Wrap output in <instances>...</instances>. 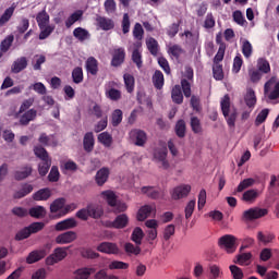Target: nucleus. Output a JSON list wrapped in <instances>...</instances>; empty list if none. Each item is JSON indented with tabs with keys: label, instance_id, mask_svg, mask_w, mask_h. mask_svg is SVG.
<instances>
[{
	"label": "nucleus",
	"instance_id": "49530a36",
	"mask_svg": "<svg viewBox=\"0 0 279 279\" xmlns=\"http://www.w3.org/2000/svg\"><path fill=\"white\" fill-rule=\"evenodd\" d=\"M242 53L244 58H246V60L252 58V53H254V47L252 46V43H250V40L247 39H244L242 41Z\"/></svg>",
	"mask_w": 279,
	"mask_h": 279
},
{
	"label": "nucleus",
	"instance_id": "4468645a",
	"mask_svg": "<svg viewBox=\"0 0 279 279\" xmlns=\"http://www.w3.org/2000/svg\"><path fill=\"white\" fill-rule=\"evenodd\" d=\"M96 22L98 27H100V29L104 32H110V29L114 27V21L110 17L97 16Z\"/></svg>",
	"mask_w": 279,
	"mask_h": 279
},
{
	"label": "nucleus",
	"instance_id": "39448f33",
	"mask_svg": "<svg viewBox=\"0 0 279 279\" xmlns=\"http://www.w3.org/2000/svg\"><path fill=\"white\" fill-rule=\"evenodd\" d=\"M66 250H69V247L54 248L53 253L46 258V265L51 266L56 265V263L64 260V258L68 256Z\"/></svg>",
	"mask_w": 279,
	"mask_h": 279
},
{
	"label": "nucleus",
	"instance_id": "052dcab7",
	"mask_svg": "<svg viewBox=\"0 0 279 279\" xmlns=\"http://www.w3.org/2000/svg\"><path fill=\"white\" fill-rule=\"evenodd\" d=\"M213 75L214 78L217 82H221V80H223L225 75H223V65L221 64H214L213 66Z\"/></svg>",
	"mask_w": 279,
	"mask_h": 279
},
{
	"label": "nucleus",
	"instance_id": "a211bd4d",
	"mask_svg": "<svg viewBox=\"0 0 279 279\" xmlns=\"http://www.w3.org/2000/svg\"><path fill=\"white\" fill-rule=\"evenodd\" d=\"M85 69L89 75H97L99 73V61L95 57H89L85 62Z\"/></svg>",
	"mask_w": 279,
	"mask_h": 279
},
{
	"label": "nucleus",
	"instance_id": "4c0bfd02",
	"mask_svg": "<svg viewBox=\"0 0 279 279\" xmlns=\"http://www.w3.org/2000/svg\"><path fill=\"white\" fill-rule=\"evenodd\" d=\"M145 233L143 232V229H141V227H136L131 234V241L136 245H141Z\"/></svg>",
	"mask_w": 279,
	"mask_h": 279
},
{
	"label": "nucleus",
	"instance_id": "4d7b16f0",
	"mask_svg": "<svg viewBox=\"0 0 279 279\" xmlns=\"http://www.w3.org/2000/svg\"><path fill=\"white\" fill-rule=\"evenodd\" d=\"M132 61L136 64L137 69L143 68V54L138 48H135L132 52Z\"/></svg>",
	"mask_w": 279,
	"mask_h": 279
},
{
	"label": "nucleus",
	"instance_id": "a878e982",
	"mask_svg": "<svg viewBox=\"0 0 279 279\" xmlns=\"http://www.w3.org/2000/svg\"><path fill=\"white\" fill-rule=\"evenodd\" d=\"M34 191V185L25 183L22 185V189L14 193V199H23V197H27L29 193Z\"/></svg>",
	"mask_w": 279,
	"mask_h": 279
},
{
	"label": "nucleus",
	"instance_id": "473e14b6",
	"mask_svg": "<svg viewBox=\"0 0 279 279\" xmlns=\"http://www.w3.org/2000/svg\"><path fill=\"white\" fill-rule=\"evenodd\" d=\"M36 21L39 29H45L49 25V13L47 11H41L37 14Z\"/></svg>",
	"mask_w": 279,
	"mask_h": 279
},
{
	"label": "nucleus",
	"instance_id": "b1692460",
	"mask_svg": "<svg viewBox=\"0 0 279 279\" xmlns=\"http://www.w3.org/2000/svg\"><path fill=\"white\" fill-rule=\"evenodd\" d=\"M87 210L92 219H101L104 217V208L99 205L89 204L87 205Z\"/></svg>",
	"mask_w": 279,
	"mask_h": 279
},
{
	"label": "nucleus",
	"instance_id": "20e7f679",
	"mask_svg": "<svg viewBox=\"0 0 279 279\" xmlns=\"http://www.w3.org/2000/svg\"><path fill=\"white\" fill-rule=\"evenodd\" d=\"M129 136L136 147H145L147 144V133L141 129L131 130Z\"/></svg>",
	"mask_w": 279,
	"mask_h": 279
},
{
	"label": "nucleus",
	"instance_id": "f3484780",
	"mask_svg": "<svg viewBox=\"0 0 279 279\" xmlns=\"http://www.w3.org/2000/svg\"><path fill=\"white\" fill-rule=\"evenodd\" d=\"M32 171H34L32 166L26 165L22 167L21 170H16L14 172V180H16L17 182H21L22 180H27V178L32 175Z\"/></svg>",
	"mask_w": 279,
	"mask_h": 279
},
{
	"label": "nucleus",
	"instance_id": "864d4df0",
	"mask_svg": "<svg viewBox=\"0 0 279 279\" xmlns=\"http://www.w3.org/2000/svg\"><path fill=\"white\" fill-rule=\"evenodd\" d=\"M169 56H172V58H175V60H180V57L184 53V50L182 49V46L180 45H173L168 49Z\"/></svg>",
	"mask_w": 279,
	"mask_h": 279
},
{
	"label": "nucleus",
	"instance_id": "0eeeda50",
	"mask_svg": "<svg viewBox=\"0 0 279 279\" xmlns=\"http://www.w3.org/2000/svg\"><path fill=\"white\" fill-rule=\"evenodd\" d=\"M128 223H130V218L125 214L118 215L116 219L109 222L108 228H114L116 230H123V228H128Z\"/></svg>",
	"mask_w": 279,
	"mask_h": 279
},
{
	"label": "nucleus",
	"instance_id": "0e129e2a",
	"mask_svg": "<svg viewBox=\"0 0 279 279\" xmlns=\"http://www.w3.org/2000/svg\"><path fill=\"white\" fill-rule=\"evenodd\" d=\"M144 35L145 31L143 29V25H141V23H136L133 28V37L135 40H143Z\"/></svg>",
	"mask_w": 279,
	"mask_h": 279
},
{
	"label": "nucleus",
	"instance_id": "ea45409f",
	"mask_svg": "<svg viewBox=\"0 0 279 279\" xmlns=\"http://www.w3.org/2000/svg\"><path fill=\"white\" fill-rule=\"evenodd\" d=\"M80 254L82 258H87L89 260H95V258H99V253L93 251V248L90 247L81 248Z\"/></svg>",
	"mask_w": 279,
	"mask_h": 279
},
{
	"label": "nucleus",
	"instance_id": "aec40b11",
	"mask_svg": "<svg viewBox=\"0 0 279 279\" xmlns=\"http://www.w3.org/2000/svg\"><path fill=\"white\" fill-rule=\"evenodd\" d=\"M108 178H110V169L108 168H101L100 170L97 171L95 181L98 186H104L106 182H108Z\"/></svg>",
	"mask_w": 279,
	"mask_h": 279
},
{
	"label": "nucleus",
	"instance_id": "6ab92c4d",
	"mask_svg": "<svg viewBox=\"0 0 279 279\" xmlns=\"http://www.w3.org/2000/svg\"><path fill=\"white\" fill-rule=\"evenodd\" d=\"M83 148L87 154L95 149V135L93 132H87L83 138Z\"/></svg>",
	"mask_w": 279,
	"mask_h": 279
},
{
	"label": "nucleus",
	"instance_id": "c85d7f7f",
	"mask_svg": "<svg viewBox=\"0 0 279 279\" xmlns=\"http://www.w3.org/2000/svg\"><path fill=\"white\" fill-rule=\"evenodd\" d=\"M257 71L264 75L271 73V65L269 64V61L265 58L257 59Z\"/></svg>",
	"mask_w": 279,
	"mask_h": 279
},
{
	"label": "nucleus",
	"instance_id": "1a4fd4ad",
	"mask_svg": "<svg viewBox=\"0 0 279 279\" xmlns=\"http://www.w3.org/2000/svg\"><path fill=\"white\" fill-rule=\"evenodd\" d=\"M141 191L143 195H147L150 199H162L165 197V192L155 186H143Z\"/></svg>",
	"mask_w": 279,
	"mask_h": 279
},
{
	"label": "nucleus",
	"instance_id": "603ef678",
	"mask_svg": "<svg viewBox=\"0 0 279 279\" xmlns=\"http://www.w3.org/2000/svg\"><path fill=\"white\" fill-rule=\"evenodd\" d=\"M34 154L37 158H39V160H49V153L47 151V149H45V147L38 145L34 147Z\"/></svg>",
	"mask_w": 279,
	"mask_h": 279
},
{
	"label": "nucleus",
	"instance_id": "338daca9",
	"mask_svg": "<svg viewBox=\"0 0 279 279\" xmlns=\"http://www.w3.org/2000/svg\"><path fill=\"white\" fill-rule=\"evenodd\" d=\"M130 264L125 262H119V260H113L109 264V269L114 270V269H129Z\"/></svg>",
	"mask_w": 279,
	"mask_h": 279
},
{
	"label": "nucleus",
	"instance_id": "f704fd0d",
	"mask_svg": "<svg viewBox=\"0 0 279 279\" xmlns=\"http://www.w3.org/2000/svg\"><path fill=\"white\" fill-rule=\"evenodd\" d=\"M82 16H84V11L82 10L75 11L65 21V27H68L69 29L72 25H75V23H77V21H80Z\"/></svg>",
	"mask_w": 279,
	"mask_h": 279
},
{
	"label": "nucleus",
	"instance_id": "774afa93",
	"mask_svg": "<svg viewBox=\"0 0 279 279\" xmlns=\"http://www.w3.org/2000/svg\"><path fill=\"white\" fill-rule=\"evenodd\" d=\"M181 88L184 97L189 99V97H191V82H189L186 78L181 80Z\"/></svg>",
	"mask_w": 279,
	"mask_h": 279
},
{
	"label": "nucleus",
	"instance_id": "f257e3e1",
	"mask_svg": "<svg viewBox=\"0 0 279 279\" xmlns=\"http://www.w3.org/2000/svg\"><path fill=\"white\" fill-rule=\"evenodd\" d=\"M267 215H269V209L253 207L243 211L242 221H256V219H263V217H267Z\"/></svg>",
	"mask_w": 279,
	"mask_h": 279
},
{
	"label": "nucleus",
	"instance_id": "c9c22d12",
	"mask_svg": "<svg viewBox=\"0 0 279 279\" xmlns=\"http://www.w3.org/2000/svg\"><path fill=\"white\" fill-rule=\"evenodd\" d=\"M28 215L35 219H43L47 215V209L43 206H35L29 209Z\"/></svg>",
	"mask_w": 279,
	"mask_h": 279
},
{
	"label": "nucleus",
	"instance_id": "f8f14e48",
	"mask_svg": "<svg viewBox=\"0 0 279 279\" xmlns=\"http://www.w3.org/2000/svg\"><path fill=\"white\" fill-rule=\"evenodd\" d=\"M73 228H77V221L75 220V218H68L58 222L54 227V230L57 232H62L64 230H71Z\"/></svg>",
	"mask_w": 279,
	"mask_h": 279
},
{
	"label": "nucleus",
	"instance_id": "9b49d317",
	"mask_svg": "<svg viewBox=\"0 0 279 279\" xmlns=\"http://www.w3.org/2000/svg\"><path fill=\"white\" fill-rule=\"evenodd\" d=\"M189 193H191V185H179L172 190L171 197L172 199H182L187 197Z\"/></svg>",
	"mask_w": 279,
	"mask_h": 279
},
{
	"label": "nucleus",
	"instance_id": "5701e85b",
	"mask_svg": "<svg viewBox=\"0 0 279 279\" xmlns=\"http://www.w3.org/2000/svg\"><path fill=\"white\" fill-rule=\"evenodd\" d=\"M51 197V190L49 187L40 189L33 194V199L35 202H47Z\"/></svg>",
	"mask_w": 279,
	"mask_h": 279
},
{
	"label": "nucleus",
	"instance_id": "58836bf2",
	"mask_svg": "<svg viewBox=\"0 0 279 279\" xmlns=\"http://www.w3.org/2000/svg\"><path fill=\"white\" fill-rule=\"evenodd\" d=\"M244 101L248 108H254V106H256V92L248 88L246 90V95L244 96Z\"/></svg>",
	"mask_w": 279,
	"mask_h": 279
},
{
	"label": "nucleus",
	"instance_id": "79ce46f5",
	"mask_svg": "<svg viewBox=\"0 0 279 279\" xmlns=\"http://www.w3.org/2000/svg\"><path fill=\"white\" fill-rule=\"evenodd\" d=\"M49 169H51V159L41 160L38 165V173L41 178H45L47 173H49Z\"/></svg>",
	"mask_w": 279,
	"mask_h": 279
},
{
	"label": "nucleus",
	"instance_id": "680f3d73",
	"mask_svg": "<svg viewBox=\"0 0 279 279\" xmlns=\"http://www.w3.org/2000/svg\"><path fill=\"white\" fill-rule=\"evenodd\" d=\"M106 97H107V99H110L111 101H119V99H121V90L116 89V88L107 89Z\"/></svg>",
	"mask_w": 279,
	"mask_h": 279
},
{
	"label": "nucleus",
	"instance_id": "a18cd8bd",
	"mask_svg": "<svg viewBox=\"0 0 279 279\" xmlns=\"http://www.w3.org/2000/svg\"><path fill=\"white\" fill-rule=\"evenodd\" d=\"M72 80L74 84H82L84 82V70L81 66L73 69Z\"/></svg>",
	"mask_w": 279,
	"mask_h": 279
},
{
	"label": "nucleus",
	"instance_id": "7c9ffc66",
	"mask_svg": "<svg viewBox=\"0 0 279 279\" xmlns=\"http://www.w3.org/2000/svg\"><path fill=\"white\" fill-rule=\"evenodd\" d=\"M153 84L157 90L162 89V86H165V74L160 72V70H156L153 75Z\"/></svg>",
	"mask_w": 279,
	"mask_h": 279
},
{
	"label": "nucleus",
	"instance_id": "de8ad7c7",
	"mask_svg": "<svg viewBox=\"0 0 279 279\" xmlns=\"http://www.w3.org/2000/svg\"><path fill=\"white\" fill-rule=\"evenodd\" d=\"M66 204V198L60 197L54 199L50 205V213H58V210H62Z\"/></svg>",
	"mask_w": 279,
	"mask_h": 279
},
{
	"label": "nucleus",
	"instance_id": "5fc2aeb1",
	"mask_svg": "<svg viewBox=\"0 0 279 279\" xmlns=\"http://www.w3.org/2000/svg\"><path fill=\"white\" fill-rule=\"evenodd\" d=\"M98 141L105 147H110L112 145V135H110L108 132H102L98 135Z\"/></svg>",
	"mask_w": 279,
	"mask_h": 279
},
{
	"label": "nucleus",
	"instance_id": "72a5a7b5",
	"mask_svg": "<svg viewBox=\"0 0 279 279\" xmlns=\"http://www.w3.org/2000/svg\"><path fill=\"white\" fill-rule=\"evenodd\" d=\"M256 181L253 178L244 179L240 182L238 187L234 190L233 195H236V193H243L246 189H250V186H254V183Z\"/></svg>",
	"mask_w": 279,
	"mask_h": 279
},
{
	"label": "nucleus",
	"instance_id": "13d9d810",
	"mask_svg": "<svg viewBox=\"0 0 279 279\" xmlns=\"http://www.w3.org/2000/svg\"><path fill=\"white\" fill-rule=\"evenodd\" d=\"M124 85L128 93H134V76L132 74L123 75Z\"/></svg>",
	"mask_w": 279,
	"mask_h": 279
},
{
	"label": "nucleus",
	"instance_id": "2eb2a0df",
	"mask_svg": "<svg viewBox=\"0 0 279 279\" xmlns=\"http://www.w3.org/2000/svg\"><path fill=\"white\" fill-rule=\"evenodd\" d=\"M125 62V49L118 48L113 51L111 66H121Z\"/></svg>",
	"mask_w": 279,
	"mask_h": 279
},
{
	"label": "nucleus",
	"instance_id": "09e8293b",
	"mask_svg": "<svg viewBox=\"0 0 279 279\" xmlns=\"http://www.w3.org/2000/svg\"><path fill=\"white\" fill-rule=\"evenodd\" d=\"M12 43H14V35L7 36L0 44V51L2 53H8L10 47H12Z\"/></svg>",
	"mask_w": 279,
	"mask_h": 279
},
{
	"label": "nucleus",
	"instance_id": "cd10ccee",
	"mask_svg": "<svg viewBox=\"0 0 279 279\" xmlns=\"http://www.w3.org/2000/svg\"><path fill=\"white\" fill-rule=\"evenodd\" d=\"M154 213V206L151 205H144L140 208L137 213V221H145L147 217H149Z\"/></svg>",
	"mask_w": 279,
	"mask_h": 279
},
{
	"label": "nucleus",
	"instance_id": "c03bdc74",
	"mask_svg": "<svg viewBox=\"0 0 279 279\" xmlns=\"http://www.w3.org/2000/svg\"><path fill=\"white\" fill-rule=\"evenodd\" d=\"M124 252L128 254V256H138V254H141V246H135L134 244L126 242L124 244Z\"/></svg>",
	"mask_w": 279,
	"mask_h": 279
},
{
	"label": "nucleus",
	"instance_id": "423d86ee",
	"mask_svg": "<svg viewBox=\"0 0 279 279\" xmlns=\"http://www.w3.org/2000/svg\"><path fill=\"white\" fill-rule=\"evenodd\" d=\"M97 252L101 254H120L121 250H119V245L112 242H102L97 246Z\"/></svg>",
	"mask_w": 279,
	"mask_h": 279
},
{
	"label": "nucleus",
	"instance_id": "c756f323",
	"mask_svg": "<svg viewBox=\"0 0 279 279\" xmlns=\"http://www.w3.org/2000/svg\"><path fill=\"white\" fill-rule=\"evenodd\" d=\"M14 10H16V7L12 5L3 12V14L0 16V27H3L8 23H10V19L14 16Z\"/></svg>",
	"mask_w": 279,
	"mask_h": 279
},
{
	"label": "nucleus",
	"instance_id": "9d476101",
	"mask_svg": "<svg viewBox=\"0 0 279 279\" xmlns=\"http://www.w3.org/2000/svg\"><path fill=\"white\" fill-rule=\"evenodd\" d=\"M75 239H77V233H75L74 231H68L59 234L56 238V243L58 245H66L68 243H73Z\"/></svg>",
	"mask_w": 279,
	"mask_h": 279
},
{
	"label": "nucleus",
	"instance_id": "e2e57ef3",
	"mask_svg": "<svg viewBox=\"0 0 279 279\" xmlns=\"http://www.w3.org/2000/svg\"><path fill=\"white\" fill-rule=\"evenodd\" d=\"M190 125L192 128V132L194 134H202V122L198 120L197 117H192Z\"/></svg>",
	"mask_w": 279,
	"mask_h": 279
},
{
	"label": "nucleus",
	"instance_id": "a19ab883",
	"mask_svg": "<svg viewBox=\"0 0 279 279\" xmlns=\"http://www.w3.org/2000/svg\"><path fill=\"white\" fill-rule=\"evenodd\" d=\"M101 197L106 199L108 206H117V194H114L112 191H104L101 192Z\"/></svg>",
	"mask_w": 279,
	"mask_h": 279
},
{
	"label": "nucleus",
	"instance_id": "f03ea898",
	"mask_svg": "<svg viewBox=\"0 0 279 279\" xmlns=\"http://www.w3.org/2000/svg\"><path fill=\"white\" fill-rule=\"evenodd\" d=\"M264 94L271 101L279 99V82H276V76L270 77L264 85Z\"/></svg>",
	"mask_w": 279,
	"mask_h": 279
},
{
	"label": "nucleus",
	"instance_id": "e433bc0d",
	"mask_svg": "<svg viewBox=\"0 0 279 279\" xmlns=\"http://www.w3.org/2000/svg\"><path fill=\"white\" fill-rule=\"evenodd\" d=\"M274 239H276V235L269 231H266L265 233H263V231L257 232V241H259V243H264V245L271 243Z\"/></svg>",
	"mask_w": 279,
	"mask_h": 279
},
{
	"label": "nucleus",
	"instance_id": "6e6d98bb",
	"mask_svg": "<svg viewBox=\"0 0 279 279\" xmlns=\"http://www.w3.org/2000/svg\"><path fill=\"white\" fill-rule=\"evenodd\" d=\"M221 110L223 117H228L230 113V95H225L223 98L220 101Z\"/></svg>",
	"mask_w": 279,
	"mask_h": 279
},
{
	"label": "nucleus",
	"instance_id": "393cba45",
	"mask_svg": "<svg viewBox=\"0 0 279 279\" xmlns=\"http://www.w3.org/2000/svg\"><path fill=\"white\" fill-rule=\"evenodd\" d=\"M92 274H95V268L90 267H83L78 268L74 271V279H88L90 278Z\"/></svg>",
	"mask_w": 279,
	"mask_h": 279
},
{
	"label": "nucleus",
	"instance_id": "ddd939ff",
	"mask_svg": "<svg viewBox=\"0 0 279 279\" xmlns=\"http://www.w3.org/2000/svg\"><path fill=\"white\" fill-rule=\"evenodd\" d=\"M47 256V251L45 250H35L32 251L26 257L27 265H34V263H38V260H43Z\"/></svg>",
	"mask_w": 279,
	"mask_h": 279
},
{
	"label": "nucleus",
	"instance_id": "37998d69",
	"mask_svg": "<svg viewBox=\"0 0 279 279\" xmlns=\"http://www.w3.org/2000/svg\"><path fill=\"white\" fill-rule=\"evenodd\" d=\"M174 132L178 138H184V136H186V122L179 120L174 126Z\"/></svg>",
	"mask_w": 279,
	"mask_h": 279
},
{
	"label": "nucleus",
	"instance_id": "7ed1b4c3",
	"mask_svg": "<svg viewBox=\"0 0 279 279\" xmlns=\"http://www.w3.org/2000/svg\"><path fill=\"white\" fill-rule=\"evenodd\" d=\"M219 247L226 250L228 254H234L236 252V236L232 234L222 235L218 241Z\"/></svg>",
	"mask_w": 279,
	"mask_h": 279
},
{
	"label": "nucleus",
	"instance_id": "dca6fc26",
	"mask_svg": "<svg viewBox=\"0 0 279 279\" xmlns=\"http://www.w3.org/2000/svg\"><path fill=\"white\" fill-rule=\"evenodd\" d=\"M27 69V58L21 57L17 58L11 65V73L19 74L22 71H25Z\"/></svg>",
	"mask_w": 279,
	"mask_h": 279
},
{
	"label": "nucleus",
	"instance_id": "bb28decb",
	"mask_svg": "<svg viewBox=\"0 0 279 279\" xmlns=\"http://www.w3.org/2000/svg\"><path fill=\"white\" fill-rule=\"evenodd\" d=\"M172 101L178 104H184V95H182V87L180 85H175L171 90Z\"/></svg>",
	"mask_w": 279,
	"mask_h": 279
},
{
	"label": "nucleus",
	"instance_id": "2f4dec72",
	"mask_svg": "<svg viewBox=\"0 0 279 279\" xmlns=\"http://www.w3.org/2000/svg\"><path fill=\"white\" fill-rule=\"evenodd\" d=\"M73 36L80 40V43H84V40H88V38H90V33H88V31L83 27H76L73 31Z\"/></svg>",
	"mask_w": 279,
	"mask_h": 279
},
{
	"label": "nucleus",
	"instance_id": "8fccbe9b",
	"mask_svg": "<svg viewBox=\"0 0 279 279\" xmlns=\"http://www.w3.org/2000/svg\"><path fill=\"white\" fill-rule=\"evenodd\" d=\"M146 46L151 56H158V40H156L154 37H149L146 40Z\"/></svg>",
	"mask_w": 279,
	"mask_h": 279
},
{
	"label": "nucleus",
	"instance_id": "6e6552de",
	"mask_svg": "<svg viewBox=\"0 0 279 279\" xmlns=\"http://www.w3.org/2000/svg\"><path fill=\"white\" fill-rule=\"evenodd\" d=\"M167 148H157L154 151L155 162H160L162 169H169V160H167Z\"/></svg>",
	"mask_w": 279,
	"mask_h": 279
},
{
	"label": "nucleus",
	"instance_id": "4be33fe9",
	"mask_svg": "<svg viewBox=\"0 0 279 279\" xmlns=\"http://www.w3.org/2000/svg\"><path fill=\"white\" fill-rule=\"evenodd\" d=\"M260 195V192L258 190H247L242 195V202H245L246 204H254L256 199H258V196Z\"/></svg>",
	"mask_w": 279,
	"mask_h": 279
},
{
	"label": "nucleus",
	"instance_id": "69168bd1",
	"mask_svg": "<svg viewBox=\"0 0 279 279\" xmlns=\"http://www.w3.org/2000/svg\"><path fill=\"white\" fill-rule=\"evenodd\" d=\"M229 269L231 271V276L233 279H243L244 278L243 269H241L239 266L231 265V266H229Z\"/></svg>",
	"mask_w": 279,
	"mask_h": 279
},
{
	"label": "nucleus",
	"instance_id": "3c124183",
	"mask_svg": "<svg viewBox=\"0 0 279 279\" xmlns=\"http://www.w3.org/2000/svg\"><path fill=\"white\" fill-rule=\"evenodd\" d=\"M121 121H123V111L116 109L111 114V124L113 128H118V125H121Z\"/></svg>",
	"mask_w": 279,
	"mask_h": 279
},
{
	"label": "nucleus",
	"instance_id": "bf43d9fd",
	"mask_svg": "<svg viewBox=\"0 0 279 279\" xmlns=\"http://www.w3.org/2000/svg\"><path fill=\"white\" fill-rule=\"evenodd\" d=\"M248 77L252 84H258L260 80H263V74L256 69H250L248 70Z\"/></svg>",
	"mask_w": 279,
	"mask_h": 279
},
{
	"label": "nucleus",
	"instance_id": "412c9836",
	"mask_svg": "<svg viewBox=\"0 0 279 279\" xmlns=\"http://www.w3.org/2000/svg\"><path fill=\"white\" fill-rule=\"evenodd\" d=\"M38 114L36 109H29L20 117V125H29L31 121H34Z\"/></svg>",
	"mask_w": 279,
	"mask_h": 279
}]
</instances>
